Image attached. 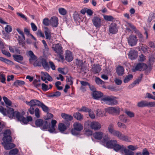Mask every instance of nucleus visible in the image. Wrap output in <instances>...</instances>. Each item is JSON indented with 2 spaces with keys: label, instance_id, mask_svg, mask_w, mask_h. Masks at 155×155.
Listing matches in <instances>:
<instances>
[{
  "label": "nucleus",
  "instance_id": "f257e3e1",
  "mask_svg": "<svg viewBox=\"0 0 155 155\" xmlns=\"http://www.w3.org/2000/svg\"><path fill=\"white\" fill-rule=\"evenodd\" d=\"M114 125L110 124L108 127V132L119 139L127 142H130V139L127 136L122 134L120 131L114 129Z\"/></svg>",
  "mask_w": 155,
  "mask_h": 155
},
{
  "label": "nucleus",
  "instance_id": "f03ea898",
  "mask_svg": "<svg viewBox=\"0 0 155 155\" xmlns=\"http://www.w3.org/2000/svg\"><path fill=\"white\" fill-rule=\"evenodd\" d=\"M25 113L24 111L21 112L16 111L15 118H16L18 121L23 124H27L29 122L32 120L33 118L31 116H28L25 118Z\"/></svg>",
  "mask_w": 155,
  "mask_h": 155
},
{
  "label": "nucleus",
  "instance_id": "7ed1b4c3",
  "mask_svg": "<svg viewBox=\"0 0 155 155\" xmlns=\"http://www.w3.org/2000/svg\"><path fill=\"white\" fill-rule=\"evenodd\" d=\"M2 98L0 96V101L1 100ZM0 112L4 116H7L9 118L11 119H15L16 111L11 107L8 108L7 110L2 107H0Z\"/></svg>",
  "mask_w": 155,
  "mask_h": 155
},
{
  "label": "nucleus",
  "instance_id": "20e7f679",
  "mask_svg": "<svg viewBox=\"0 0 155 155\" xmlns=\"http://www.w3.org/2000/svg\"><path fill=\"white\" fill-rule=\"evenodd\" d=\"M109 138L107 135H105L102 141L103 144L108 148H113L114 144L117 143L115 140H109Z\"/></svg>",
  "mask_w": 155,
  "mask_h": 155
},
{
  "label": "nucleus",
  "instance_id": "39448f33",
  "mask_svg": "<svg viewBox=\"0 0 155 155\" xmlns=\"http://www.w3.org/2000/svg\"><path fill=\"white\" fill-rule=\"evenodd\" d=\"M73 128L71 130V134L74 135L79 134V133L83 129V125L78 122H74L73 125Z\"/></svg>",
  "mask_w": 155,
  "mask_h": 155
},
{
  "label": "nucleus",
  "instance_id": "423d86ee",
  "mask_svg": "<svg viewBox=\"0 0 155 155\" xmlns=\"http://www.w3.org/2000/svg\"><path fill=\"white\" fill-rule=\"evenodd\" d=\"M35 127H39L42 130H46L48 127V122L44 121L42 119L38 118L35 121Z\"/></svg>",
  "mask_w": 155,
  "mask_h": 155
},
{
  "label": "nucleus",
  "instance_id": "0eeeda50",
  "mask_svg": "<svg viewBox=\"0 0 155 155\" xmlns=\"http://www.w3.org/2000/svg\"><path fill=\"white\" fill-rule=\"evenodd\" d=\"M27 54L29 57V60L30 63L32 64L35 66L41 65V63L37 60V57L32 51H28L27 52Z\"/></svg>",
  "mask_w": 155,
  "mask_h": 155
},
{
  "label": "nucleus",
  "instance_id": "6e6552de",
  "mask_svg": "<svg viewBox=\"0 0 155 155\" xmlns=\"http://www.w3.org/2000/svg\"><path fill=\"white\" fill-rule=\"evenodd\" d=\"M138 148L137 146L130 145L127 148L124 146V155H134V153L131 151H134Z\"/></svg>",
  "mask_w": 155,
  "mask_h": 155
},
{
  "label": "nucleus",
  "instance_id": "1a4fd4ad",
  "mask_svg": "<svg viewBox=\"0 0 155 155\" xmlns=\"http://www.w3.org/2000/svg\"><path fill=\"white\" fill-rule=\"evenodd\" d=\"M56 120L52 119L51 120V124L48 122V127L46 130L44 131H48L51 133H57L56 129V124L57 123Z\"/></svg>",
  "mask_w": 155,
  "mask_h": 155
},
{
  "label": "nucleus",
  "instance_id": "9d476101",
  "mask_svg": "<svg viewBox=\"0 0 155 155\" xmlns=\"http://www.w3.org/2000/svg\"><path fill=\"white\" fill-rule=\"evenodd\" d=\"M101 103H105L108 105L114 104L117 103L116 101L112 98L108 96H104L101 100Z\"/></svg>",
  "mask_w": 155,
  "mask_h": 155
},
{
  "label": "nucleus",
  "instance_id": "9b49d317",
  "mask_svg": "<svg viewBox=\"0 0 155 155\" xmlns=\"http://www.w3.org/2000/svg\"><path fill=\"white\" fill-rule=\"evenodd\" d=\"M28 110L30 114L32 115L35 114V115L37 118H39L40 117V111L38 107L35 109L33 107H30Z\"/></svg>",
  "mask_w": 155,
  "mask_h": 155
},
{
  "label": "nucleus",
  "instance_id": "f8f14e48",
  "mask_svg": "<svg viewBox=\"0 0 155 155\" xmlns=\"http://www.w3.org/2000/svg\"><path fill=\"white\" fill-rule=\"evenodd\" d=\"M94 25L97 28H99L101 25V19L98 16H94L92 19Z\"/></svg>",
  "mask_w": 155,
  "mask_h": 155
},
{
  "label": "nucleus",
  "instance_id": "ddd939ff",
  "mask_svg": "<svg viewBox=\"0 0 155 155\" xmlns=\"http://www.w3.org/2000/svg\"><path fill=\"white\" fill-rule=\"evenodd\" d=\"M120 109L118 107H109L105 109V111L110 114H119Z\"/></svg>",
  "mask_w": 155,
  "mask_h": 155
},
{
  "label": "nucleus",
  "instance_id": "4468645a",
  "mask_svg": "<svg viewBox=\"0 0 155 155\" xmlns=\"http://www.w3.org/2000/svg\"><path fill=\"white\" fill-rule=\"evenodd\" d=\"M128 44L131 46L135 45L137 43L138 39L134 35H130L127 39Z\"/></svg>",
  "mask_w": 155,
  "mask_h": 155
},
{
  "label": "nucleus",
  "instance_id": "2eb2a0df",
  "mask_svg": "<svg viewBox=\"0 0 155 155\" xmlns=\"http://www.w3.org/2000/svg\"><path fill=\"white\" fill-rule=\"evenodd\" d=\"M147 65L143 63L138 64L136 66L133 68L132 71L135 72L136 71H143L147 68Z\"/></svg>",
  "mask_w": 155,
  "mask_h": 155
},
{
  "label": "nucleus",
  "instance_id": "dca6fc26",
  "mask_svg": "<svg viewBox=\"0 0 155 155\" xmlns=\"http://www.w3.org/2000/svg\"><path fill=\"white\" fill-rule=\"evenodd\" d=\"M11 134V132L9 130H5L3 133V142L12 141V138Z\"/></svg>",
  "mask_w": 155,
  "mask_h": 155
},
{
  "label": "nucleus",
  "instance_id": "f3484780",
  "mask_svg": "<svg viewBox=\"0 0 155 155\" xmlns=\"http://www.w3.org/2000/svg\"><path fill=\"white\" fill-rule=\"evenodd\" d=\"M90 127L91 129L97 130L101 128V125L99 122L93 121L91 122L90 124Z\"/></svg>",
  "mask_w": 155,
  "mask_h": 155
},
{
  "label": "nucleus",
  "instance_id": "a211bd4d",
  "mask_svg": "<svg viewBox=\"0 0 155 155\" xmlns=\"http://www.w3.org/2000/svg\"><path fill=\"white\" fill-rule=\"evenodd\" d=\"M25 102L27 105L30 106V107H33V106H36L39 107L41 101L36 99H32L30 101H26Z\"/></svg>",
  "mask_w": 155,
  "mask_h": 155
},
{
  "label": "nucleus",
  "instance_id": "6ab92c4d",
  "mask_svg": "<svg viewBox=\"0 0 155 155\" xmlns=\"http://www.w3.org/2000/svg\"><path fill=\"white\" fill-rule=\"evenodd\" d=\"M11 141H7L3 142H2V144L6 150H10L15 147V144L10 143Z\"/></svg>",
  "mask_w": 155,
  "mask_h": 155
},
{
  "label": "nucleus",
  "instance_id": "aec40b11",
  "mask_svg": "<svg viewBox=\"0 0 155 155\" xmlns=\"http://www.w3.org/2000/svg\"><path fill=\"white\" fill-rule=\"evenodd\" d=\"M41 80L43 81L47 80L48 81H52L53 80L52 78L47 72H41Z\"/></svg>",
  "mask_w": 155,
  "mask_h": 155
},
{
  "label": "nucleus",
  "instance_id": "412c9836",
  "mask_svg": "<svg viewBox=\"0 0 155 155\" xmlns=\"http://www.w3.org/2000/svg\"><path fill=\"white\" fill-rule=\"evenodd\" d=\"M52 48L54 51L58 54H61L63 52L62 47L59 44H57L53 45Z\"/></svg>",
  "mask_w": 155,
  "mask_h": 155
},
{
  "label": "nucleus",
  "instance_id": "4be33fe9",
  "mask_svg": "<svg viewBox=\"0 0 155 155\" xmlns=\"http://www.w3.org/2000/svg\"><path fill=\"white\" fill-rule=\"evenodd\" d=\"M109 31L110 33L112 34H115L118 31L117 27L115 23H112L110 26Z\"/></svg>",
  "mask_w": 155,
  "mask_h": 155
},
{
  "label": "nucleus",
  "instance_id": "5701e85b",
  "mask_svg": "<svg viewBox=\"0 0 155 155\" xmlns=\"http://www.w3.org/2000/svg\"><path fill=\"white\" fill-rule=\"evenodd\" d=\"M69 123H68L66 125L62 123H60L58 125V129L61 132L65 131L69 126Z\"/></svg>",
  "mask_w": 155,
  "mask_h": 155
},
{
  "label": "nucleus",
  "instance_id": "b1692460",
  "mask_svg": "<svg viewBox=\"0 0 155 155\" xmlns=\"http://www.w3.org/2000/svg\"><path fill=\"white\" fill-rule=\"evenodd\" d=\"M103 94L101 92L96 91L92 93V96L95 99L98 100L103 96Z\"/></svg>",
  "mask_w": 155,
  "mask_h": 155
},
{
  "label": "nucleus",
  "instance_id": "393cba45",
  "mask_svg": "<svg viewBox=\"0 0 155 155\" xmlns=\"http://www.w3.org/2000/svg\"><path fill=\"white\" fill-rule=\"evenodd\" d=\"M104 134L103 132L98 131L94 133L93 134V137L96 140H101L103 138Z\"/></svg>",
  "mask_w": 155,
  "mask_h": 155
},
{
  "label": "nucleus",
  "instance_id": "a878e982",
  "mask_svg": "<svg viewBox=\"0 0 155 155\" xmlns=\"http://www.w3.org/2000/svg\"><path fill=\"white\" fill-rule=\"evenodd\" d=\"M50 22L53 27H57L58 24V18L55 16L52 17L50 19Z\"/></svg>",
  "mask_w": 155,
  "mask_h": 155
},
{
  "label": "nucleus",
  "instance_id": "bb28decb",
  "mask_svg": "<svg viewBox=\"0 0 155 155\" xmlns=\"http://www.w3.org/2000/svg\"><path fill=\"white\" fill-rule=\"evenodd\" d=\"M65 58L67 61L69 62L73 60V56L72 53L69 50H67L65 52Z\"/></svg>",
  "mask_w": 155,
  "mask_h": 155
},
{
  "label": "nucleus",
  "instance_id": "cd10ccee",
  "mask_svg": "<svg viewBox=\"0 0 155 155\" xmlns=\"http://www.w3.org/2000/svg\"><path fill=\"white\" fill-rule=\"evenodd\" d=\"M124 146L123 145H120L117 143H117H115L114 144L113 148L117 152L119 151L120 150H122L124 152Z\"/></svg>",
  "mask_w": 155,
  "mask_h": 155
},
{
  "label": "nucleus",
  "instance_id": "c85d7f7f",
  "mask_svg": "<svg viewBox=\"0 0 155 155\" xmlns=\"http://www.w3.org/2000/svg\"><path fill=\"white\" fill-rule=\"evenodd\" d=\"M3 99L7 108L12 107V103L10 100L5 97H3Z\"/></svg>",
  "mask_w": 155,
  "mask_h": 155
},
{
  "label": "nucleus",
  "instance_id": "c756f323",
  "mask_svg": "<svg viewBox=\"0 0 155 155\" xmlns=\"http://www.w3.org/2000/svg\"><path fill=\"white\" fill-rule=\"evenodd\" d=\"M44 33L46 39L50 40L51 38V35L49 29L47 27L45 28Z\"/></svg>",
  "mask_w": 155,
  "mask_h": 155
},
{
  "label": "nucleus",
  "instance_id": "7c9ffc66",
  "mask_svg": "<svg viewBox=\"0 0 155 155\" xmlns=\"http://www.w3.org/2000/svg\"><path fill=\"white\" fill-rule=\"evenodd\" d=\"M137 56V52L135 51H130L129 53V58L131 60L136 58Z\"/></svg>",
  "mask_w": 155,
  "mask_h": 155
},
{
  "label": "nucleus",
  "instance_id": "2f4dec72",
  "mask_svg": "<svg viewBox=\"0 0 155 155\" xmlns=\"http://www.w3.org/2000/svg\"><path fill=\"white\" fill-rule=\"evenodd\" d=\"M124 69L122 66H118L116 69V72L117 74L119 76L122 75L124 74Z\"/></svg>",
  "mask_w": 155,
  "mask_h": 155
},
{
  "label": "nucleus",
  "instance_id": "473e14b6",
  "mask_svg": "<svg viewBox=\"0 0 155 155\" xmlns=\"http://www.w3.org/2000/svg\"><path fill=\"white\" fill-rule=\"evenodd\" d=\"M61 116L63 119L67 120H71L73 119L72 116L65 113H62L61 114Z\"/></svg>",
  "mask_w": 155,
  "mask_h": 155
},
{
  "label": "nucleus",
  "instance_id": "72a5a7b5",
  "mask_svg": "<svg viewBox=\"0 0 155 155\" xmlns=\"http://www.w3.org/2000/svg\"><path fill=\"white\" fill-rule=\"evenodd\" d=\"M39 107H41L42 110L44 112H48L49 111V107L41 102Z\"/></svg>",
  "mask_w": 155,
  "mask_h": 155
},
{
  "label": "nucleus",
  "instance_id": "f704fd0d",
  "mask_svg": "<svg viewBox=\"0 0 155 155\" xmlns=\"http://www.w3.org/2000/svg\"><path fill=\"white\" fill-rule=\"evenodd\" d=\"M52 86L51 84H49V86L44 83L41 84L42 89L44 91H46L52 88Z\"/></svg>",
  "mask_w": 155,
  "mask_h": 155
},
{
  "label": "nucleus",
  "instance_id": "c9c22d12",
  "mask_svg": "<svg viewBox=\"0 0 155 155\" xmlns=\"http://www.w3.org/2000/svg\"><path fill=\"white\" fill-rule=\"evenodd\" d=\"M92 70L95 73H97L100 72L101 70V68L98 64H94L92 68Z\"/></svg>",
  "mask_w": 155,
  "mask_h": 155
},
{
  "label": "nucleus",
  "instance_id": "e433bc0d",
  "mask_svg": "<svg viewBox=\"0 0 155 155\" xmlns=\"http://www.w3.org/2000/svg\"><path fill=\"white\" fill-rule=\"evenodd\" d=\"M0 61L5 62L8 65L13 64V63L12 61L1 57H0Z\"/></svg>",
  "mask_w": 155,
  "mask_h": 155
},
{
  "label": "nucleus",
  "instance_id": "4c0bfd02",
  "mask_svg": "<svg viewBox=\"0 0 155 155\" xmlns=\"http://www.w3.org/2000/svg\"><path fill=\"white\" fill-rule=\"evenodd\" d=\"M13 56L15 60L18 62H20L23 59V57L20 55L15 54L13 55Z\"/></svg>",
  "mask_w": 155,
  "mask_h": 155
},
{
  "label": "nucleus",
  "instance_id": "58836bf2",
  "mask_svg": "<svg viewBox=\"0 0 155 155\" xmlns=\"http://www.w3.org/2000/svg\"><path fill=\"white\" fill-rule=\"evenodd\" d=\"M73 116L74 118L78 120H81L83 119V116L79 113L77 112L73 114Z\"/></svg>",
  "mask_w": 155,
  "mask_h": 155
},
{
  "label": "nucleus",
  "instance_id": "ea45409f",
  "mask_svg": "<svg viewBox=\"0 0 155 155\" xmlns=\"http://www.w3.org/2000/svg\"><path fill=\"white\" fill-rule=\"evenodd\" d=\"M41 62L42 65L45 69L46 70H49V67L48 63L45 59H42Z\"/></svg>",
  "mask_w": 155,
  "mask_h": 155
},
{
  "label": "nucleus",
  "instance_id": "a19ab883",
  "mask_svg": "<svg viewBox=\"0 0 155 155\" xmlns=\"http://www.w3.org/2000/svg\"><path fill=\"white\" fill-rule=\"evenodd\" d=\"M25 84V82L23 81L18 80L16 81L14 83V85L16 87L20 86Z\"/></svg>",
  "mask_w": 155,
  "mask_h": 155
},
{
  "label": "nucleus",
  "instance_id": "79ce46f5",
  "mask_svg": "<svg viewBox=\"0 0 155 155\" xmlns=\"http://www.w3.org/2000/svg\"><path fill=\"white\" fill-rule=\"evenodd\" d=\"M47 113L46 115L44 117V119L45 120H49L53 117L54 116L53 114L48 112Z\"/></svg>",
  "mask_w": 155,
  "mask_h": 155
},
{
  "label": "nucleus",
  "instance_id": "37998d69",
  "mask_svg": "<svg viewBox=\"0 0 155 155\" xmlns=\"http://www.w3.org/2000/svg\"><path fill=\"white\" fill-rule=\"evenodd\" d=\"M152 94L153 95L149 93H147L146 94V95L148 98L151 99L155 100V92H153Z\"/></svg>",
  "mask_w": 155,
  "mask_h": 155
},
{
  "label": "nucleus",
  "instance_id": "c03bdc74",
  "mask_svg": "<svg viewBox=\"0 0 155 155\" xmlns=\"http://www.w3.org/2000/svg\"><path fill=\"white\" fill-rule=\"evenodd\" d=\"M147 101H142L138 102L137 104L139 107H143L147 106Z\"/></svg>",
  "mask_w": 155,
  "mask_h": 155
},
{
  "label": "nucleus",
  "instance_id": "a18cd8bd",
  "mask_svg": "<svg viewBox=\"0 0 155 155\" xmlns=\"http://www.w3.org/2000/svg\"><path fill=\"white\" fill-rule=\"evenodd\" d=\"M133 78V76L131 74H129L126 76L124 80V83H127L130 80Z\"/></svg>",
  "mask_w": 155,
  "mask_h": 155
},
{
  "label": "nucleus",
  "instance_id": "49530a36",
  "mask_svg": "<svg viewBox=\"0 0 155 155\" xmlns=\"http://www.w3.org/2000/svg\"><path fill=\"white\" fill-rule=\"evenodd\" d=\"M95 81L96 83L98 85H102L104 84V82L98 77H95Z\"/></svg>",
  "mask_w": 155,
  "mask_h": 155
},
{
  "label": "nucleus",
  "instance_id": "de8ad7c7",
  "mask_svg": "<svg viewBox=\"0 0 155 155\" xmlns=\"http://www.w3.org/2000/svg\"><path fill=\"white\" fill-rule=\"evenodd\" d=\"M103 17L104 20L107 21H110L114 19L113 17L110 15H104Z\"/></svg>",
  "mask_w": 155,
  "mask_h": 155
},
{
  "label": "nucleus",
  "instance_id": "09e8293b",
  "mask_svg": "<svg viewBox=\"0 0 155 155\" xmlns=\"http://www.w3.org/2000/svg\"><path fill=\"white\" fill-rule=\"evenodd\" d=\"M16 30L18 33L21 35L22 41H24L25 40V38L23 32L20 28H18L16 29Z\"/></svg>",
  "mask_w": 155,
  "mask_h": 155
},
{
  "label": "nucleus",
  "instance_id": "8fccbe9b",
  "mask_svg": "<svg viewBox=\"0 0 155 155\" xmlns=\"http://www.w3.org/2000/svg\"><path fill=\"white\" fill-rule=\"evenodd\" d=\"M119 119L122 122L126 123L127 121L126 117L125 115L122 114L120 116Z\"/></svg>",
  "mask_w": 155,
  "mask_h": 155
},
{
  "label": "nucleus",
  "instance_id": "3c124183",
  "mask_svg": "<svg viewBox=\"0 0 155 155\" xmlns=\"http://www.w3.org/2000/svg\"><path fill=\"white\" fill-rule=\"evenodd\" d=\"M59 12L62 15H65L67 12V11L64 8H60L58 9Z\"/></svg>",
  "mask_w": 155,
  "mask_h": 155
},
{
  "label": "nucleus",
  "instance_id": "603ef678",
  "mask_svg": "<svg viewBox=\"0 0 155 155\" xmlns=\"http://www.w3.org/2000/svg\"><path fill=\"white\" fill-rule=\"evenodd\" d=\"M6 26L5 28V31L7 33H9L12 31V27L9 25L6 24Z\"/></svg>",
  "mask_w": 155,
  "mask_h": 155
},
{
  "label": "nucleus",
  "instance_id": "864d4df0",
  "mask_svg": "<svg viewBox=\"0 0 155 155\" xmlns=\"http://www.w3.org/2000/svg\"><path fill=\"white\" fill-rule=\"evenodd\" d=\"M117 126L118 127L126 129L127 128V126L124 124L119 122L117 123Z\"/></svg>",
  "mask_w": 155,
  "mask_h": 155
},
{
  "label": "nucleus",
  "instance_id": "5fc2aeb1",
  "mask_svg": "<svg viewBox=\"0 0 155 155\" xmlns=\"http://www.w3.org/2000/svg\"><path fill=\"white\" fill-rule=\"evenodd\" d=\"M36 34L37 36L38 37H41L43 38H44L45 37L44 34L42 33L41 30L40 29H38V30Z\"/></svg>",
  "mask_w": 155,
  "mask_h": 155
},
{
  "label": "nucleus",
  "instance_id": "6e6d98bb",
  "mask_svg": "<svg viewBox=\"0 0 155 155\" xmlns=\"http://www.w3.org/2000/svg\"><path fill=\"white\" fill-rule=\"evenodd\" d=\"M61 84V83L59 81H57L55 83V86L58 90H62L63 89V87L60 86Z\"/></svg>",
  "mask_w": 155,
  "mask_h": 155
},
{
  "label": "nucleus",
  "instance_id": "4d7b16f0",
  "mask_svg": "<svg viewBox=\"0 0 155 155\" xmlns=\"http://www.w3.org/2000/svg\"><path fill=\"white\" fill-rule=\"evenodd\" d=\"M18 152V150L17 149H14L11 150L9 153L10 155H15L17 154Z\"/></svg>",
  "mask_w": 155,
  "mask_h": 155
},
{
  "label": "nucleus",
  "instance_id": "13d9d810",
  "mask_svg": "<svg viewBox=\"0 0 155 155\" xmlns=\"http://www.w3.org/2000/svg\"><path fill=\"white\" fill-rule=\"evenodd\" d=\"M88 112L89 116L90 118L92 119H94L95 118V116L93 111L90 109Z\"/></svg>",
  "mask_w": 155,
  "mask_h": 155
},
{
  "label": "nucleus",
  "instance_id": "bf43d9fd",
  "mask_svg": "<svg viewBox=\"0 0 155 155\" xmlns=\"http://www.w3.org/2000/svg\"><path fill=\"white\" fill-rule=\"evenodd\" d=\"M146 107H155V101L147 102Z\"/></svg>",
  "mask_w": 155,
  "mask_h": 155
},
{
  "label": "nucleus",
  "instance_id": "052dcab7",
  "mask_svg": "<svg viewBox=\"0 0 155 155\" xmlns=\"http://www.w3.org/2000/svg\"><path fill=\"white\" fill-rule=\"evenodd\" d=\"M80 82L81 84V89L82 90H83L84 86L87 85H89V83L87 82H85L83 81H80Z\"/></svg>",
  "mask_w": 155,
  "mask_h": 155
},
{
  "label": "nucleus",
  "instance_id": "680f3d73",
  "mask_svg": "<svg viewBox=\"0 0 155 155\" xmlns=\"http://www.w3.org/2000/svg\"><path fill=\"white\" fill-rule=\"evenodd\" d=\"M0 80L2 83H4L6 80L5 76L0 73Z\"/></svg>",
  "mask_w": 155,
  "mask_h": 155
},
{
  "label": "nucleus",
  "instance_id": "e2e57ef3",
  "mask_svg": "<svg viewBox=\"0 0 155 155\" xmlns=\"http://www.w3.org/2000/svg\"><path fill=\"white\" fill-rule=\"evenodd\" d=\"M125 113L130 117L131 118L134 117V114L132 112L129 111H126L125 112Z\"/></svg>",
  "mask_w": 155,
  "mask_h": 155
},
{
  "label": "nucleus",
  "instance_id": "0e129e2a",
  "mask_svg": "<svg viewBox=\"0 0 155 155\" xmlns=\"http://www.w3.org/2000/svg\"><path fill=\"white\" fill-rule=\"evenodd\" d=\"M67 82L68 83V84L69 85H72L73 84V82L72 79L71 77H67Z\"/></svg>",
  "mask_w": 155,
  "mask_h": 155
},
{
  "label": "nucleus",
  "instance_id": "69168bd1",
  "mask_svg": "<svg viewBox=\"0 0 155 155\" xmlns=\"http://www.w3.org/2000/svg\"><path fill=\"white\" fill-rule=\"evenodd\" d=\"M31 25L32 29L33 31H35L37 30V27L36 25L33 23H31Z\"/></svg>",
  "mask_w": 155,
  "mask_h": 155
},
{
  "label": "nucleus",
  "instance_id": "338daca9",
  "mask_svg": "<svg viewBox=\"0 0 155 155\" xmlns=\"http://www.w3.org/2000/svg\"><path fill=\"white\" fill-rule=\"evenodd\" d=\"M58 70L59 72L65 75L67 73V71L66 72L64 71V68H58Z\"/></svg>",
  "mask_w": 155,
  "mask_h": 155
},
{
  "label": "nucleus",
  "instance_id": "774afa93",
  "mask_svg": "<svg viewBox=\"0 0 155 155\" xmlns=\"http://www.w3.org/2000/svg\"><path fill=\"white\" fill-rule=\"evenodd\" d=\"M43 23L45 25H48L49 24V20L48 18H45L43 20Z\"/></svg>",
  "mask_w": 155,
  "mask_h": 155
}]
</instances>
